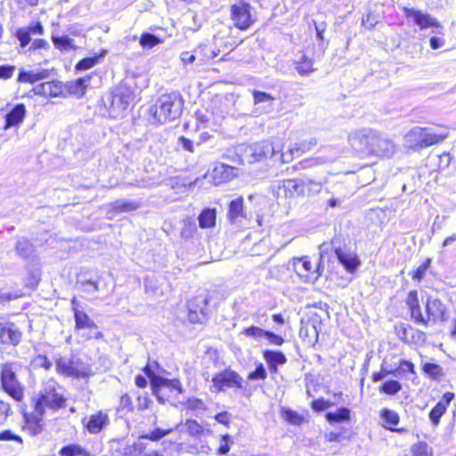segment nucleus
<instances>
[{
    "label": "nucleus",
    "instance_id": "7ed1b4c3",
    "mask_svg": "<svg viewBox=\"0 0 456 456\" xmlns=\"http://www.w3.org/2000/svg\"><path fill=\"white\" fill-rule=\"evenodd\" d=\"M18 364L6 362L0 364V389L18 403L24 400L25 387L17 376Z\"/></svg>",
    "mask_w": 456,
    "mask_h": 456
},
{
    "label": "nucleus",
    "instance_id": "4d7b16f0",
    "mask_svg": "<svg viewBox=\"0 0 456 456\" xmlns=\"http://www.w3.org/2000/svg\"><path fill=\"white\" fill-rule=\"evenodd\" d=\"M413 456H431L432 449L425 442H419L412 447Z\"/></svg>",
    "mask_w": 456,
    "mask_h": 456
},
{
    "label": "nucleus",
    "instance_id": "423d86ee",
    "mask_svg": "<svg viewBox=\"0 0 456 456\" xmlns=\"http://www.w3.org/2000/svg\"><path fill=\"white\" fill-rule=\"evenodd\" d=\"M134 100V93L125 84L118 86L110 96V115L113 118L124 116L125 111Z\"/></svg>",
    "mask_w": 456,
    "mask_h": 456
},
{
    "label": "nucleus",
    "instance_id": "603ef678",
    "mask_svg": "<svg viewBox=\"0 0 456 456\" xmlns=\"http://www.w3.org/2000/svg\"><path fill=\"white\" fill-rule=\"evenodd\" d=\"M431 265V258H427L411 274V278L420 281L424 279L428 270Z\"/></svg>",
    "mask_w": 456,
    "mask_h": 456
},
{
    "label": "nucleus",
    "instance_id": "bb28decb",
    "mask_svg": "<svg viewBox=\"0 0 456 456\" xmlns=\"http://www.w3.org/2000/svg\"><path fill=\"white\" fill-rule=\"evenodd\" d=\"M75 320V330H97L98 326L96 323L89 317V315L84 312L83 310H77L76 315L74 316Z\"/></svg>",
    "mask_w": 456,
    "mask_h": 456
},
{
    "label": "nucleus",
    "instance_id": "f257e3e1",
    "mask_svg": "<svg viewBox=\"0 0 456 456\" xmlns=\"http://www.w3.org/2000/svg\"><path fill=\"white\" fill-rule=\"evenodd\" d=\"M58 383L53 379L43 383L39 391L31 398L33 412L30 415L24 413L27 422L39 425L46 408L57 411L66 407L67 400L62 394L58 392Z\"/></svg>",
    "mask_w": 456,
    "mask_h": 456
},
{
    "label": "nucleus",
    "instance_id": "a19ab883",
    "mask_svg": "<svg viewBox=\"0 0 456 456\" xmlns=\"http://www.w3.org/2000/svg\"><path fill=\"white\" fill-rule=\"evenodd\" d=\"M253 98H254V104L258 105L262 103H266L267 107H272L273 102L275 100V98L271 95L270 94H267L265 92L254 90L252 92Z\"/></svg>",
    "mask_w": 456,
    "mask_h": 456
},
{
    "label": "nucleus",
    "instance_id": "f3484780",
    "mask_svg": "<svg viewBox=\"0 0 456 456\" xmlns=\"http://www.w3.org/2000/svg\"><path fill=\"white\" fill-rule=\"evenodd\" d=\"M22 333L13 322H0V343L16 346L21 341Z\"/></svg>",
    "mask_w": 456,
    "mask_h": 456
},
{
    "label": "nucleus",
    "instance_id": "e2e57ef3",
    "mask_svg": "<svg viewBox=\"0 0 456 456\" xmlns=\"http://www.w3.org/2000/svg\"><path fill=\"white\" fill-rule=\"evenodd\" d=\"M393 372H395L394 375H396L397 373L398 374H401V373L405 374L406 372L414 373V364L410 361L402 360L400 362L398 368L395 370H393Z\"/></svg>",
    "mask_w": 456,
    "mask_h": 456
},
{
    "label": "nucleus",
    "instance_id": "9d476101",
    "mask_svg": "<svg viewBox=\"0 0 456 456\" xmlns=\"http://www.w3.org/2000/svg\"><path fill=\"white\" fill-rule=\"evenodd\" d=\"M209 300L207 296L199 295L187 303L188 320L191 323H204L208 319V305Z\"/></svg>",
    "mask_w": 456,
    "mask_h": 456
},
{
    "label": "nucleus",
    "instance_id": "864d4df0",
    "mask_svg": "<svg viewBox=\"0 0 456 456\" xmlns=\"http://www.w3.org/2000/svg\"><path fill=\"white\" fill-rule=\"evenodd\" d=\"M53 87H56L54 82H45L34 86L32 91L35 94L47 96L52 94Z\"/></svg>",
    "mask_w": 456,
    "mask_h": 456
},
{
    "label": "nucleus",
    "instance_id": "f8f14e48",
    "mask_svg": "<svg viewBox=\"0 0 456 456\" xmlns=\"http://www.w3.org/2000/svg\"><path fill=\"white\" fill-rule=\"evenodd\" d=\"M375 130L372 128H361L351 132L348 135V142L352 148L363 155L368 154L373 140Z\"/></svg>",
    "mask_w": 456,
    "mask_h": 456
},
{
    "label": "nucleus",
    "instance_id": "5701e85b",
    "mask_svg": "<svg viewBox=\"0 0 456 456\" xmlns=\"http://www.w3.org/2000/svg\"><path fill=\"white\" fill-rule=\"evenodd\" d=\"M72 360L59 356L55 359L56 370L66 377L84 378L86 374L72 366Z\"/></svg>",
    "mask_w": 456,
    "mask_h": 456
},
{
    "label": "nucleus",
    "instance_id": "49530a36",
    "mask_svg": "<svg viewBox=\"0 0 456 456\" xmlns=\"http://www.w3.org/2000/svg\"><path fill=\"white\" fill-rule=\"evenodd\" d=\"M202 51L194 50L193 52L184 51L181 53L180 59L183 65H191L194 62L198 65L199 63V54H201Z\"/></svg>",
    "mask_w": 456,
    "mask_h": 456
},
{
    "label": "nucleus",
    "instance_id": "2f4dec72",
    "mask_svg": "<svg viewBox=\"0 0 456 456\" xmlns=\"http://www.w3.org/2000/svg\"><path fill=\"white\" fill-rule=\"evenodd\" d=\"M380 417L387 424L391 426L386 427L387 429L399 433L403 431V429L393 428L394 426H397L400 421L399 414L396 411L385 408L380 411Z\"/></svg>",
    "mask_w": 456,
    "mask_h": 456
},
{
    "label": "nucleus",
    "instance_id": "f03ea898",
    "mask_svg": "<svg viewBox=\"0 0 456 456\" xmlns=\"http://www.w3.org/2000/svg\"><path fill=\"white\" fill-rule=\"evenodd\" d=\"M183 107V100L180 94L171 93L161 95L156 103L151 107L150 112L153 121L166 124L178 118Z\"/></svg>",
    "mask_w": 456,
    "mask_h": 456
},
{
    "label": "nucleus",
    "instance_id": "0e129e2a",
    "mask_svg": "<svg viewBox=\"0 0 456 456\" xmlns=\"http://www.w3.org/2000/svg\"><path fill=\"white\" fill-rule=\"evenodd\" d=\"M12 413L10 403L0 400V426L4 424L7 418Z\"/></svg>",
    "mask_w": 456,
    "mask_h": 456
},
{
    "label": "nucleus",
    "instance_id": "4be33fe9",
    "mask_svg": "<svg viewBox=\"0 0 456 456\" xmlns=\"http://www.w3.org/2000/svg\"><path fill=\"white\" fill-rule=\"evenodd\" d=\"M26 115V108L23 103L15 105L6 115L4 129L7 130L12 126L21 124Z\"/></svg>",
    "mask_w": 456,
    "mask_h": 456
},
{
    "label": "nucleus",
    "instance_id": "412c9836",
    "mask_svg": "<svg viewBox=\"0 0 456 456\" xmlns=\"http://www.w3.org/2000/svg\"><path fill=\"white\" fill-rule=\"evenodd\" d=\"M263 358L266 362L271 373H277L278 367L287 362L286 355L281 351L264 350Z\"/></svg>",
    "mask_w": 456,
    "mask_h": 456
},
{
    "label": "nucleus",
    "instance_id": "3c124183",
    "mask_svg": "<svg viewBox=\"0 0 456 456\" xmlns=\"http://www.w3.org/2000/svg\"><path fill=\"white\" fill-rule=\"evenodd\" d=\"M99 56L86 57L80 60L75 66L76 70L84 71L93 68L99 61Z\"/></svg>",
    "mask_w": 456,
    "mask_h": 456
},
{
    "label": "nucleus",
    "instance_id": "bf43d9fd",
    "mask_svg": "<svg viewBox=\"0 0 456 456\" xmlns=\"http://www.w3.org/2000/svg\"><path fill=\"white\" fill-rule=\"evenodd\" d=\"M266 330L257 327V326H250L243 330L242 334L247 337H251L254 338H261L265 337Z\"/></svg>",
    "mask_w": 456,
    "mask_h": 456
},
{
    "label": "nucleus",
    "instance_id": "cd10ccee",
    "mask_svg": "<svg viewBox=\"0 0 456 456\" xmlns=\"http://www.w3.org/2000/svg\"><path fill=\"white\" fill-rule=\"evenodd\" d=\"M15 251L20 257L28 259L35 252V246L27 238L20 237L17 240Z\"/></svg>",
    "mask_w": 456,
    "mask_h": 456
},
{
    "label": "nucleus",
    "instance_id": "79ce46f5",
    "mask_svg": "<svg viewBox=\"0 0 456 456\" xmlns=\"http://www.w3.org/2000/svg\"><path fill=\"white\" fill-rule=\"evenodd\" d=\"M402 389L401 384L395 379H389L384 382L379 387L381 393L394 395H396Z\"/></svg>",
    "mask_w": 456,
    "mask_h": 456
},
{
    "label": "nucleus",
    "instance_id": "a211bd4d",
    "mask_svg": "<svg viewBox=\"0 0 456 456\" xmlns=\"http://www.w3.org/2000/svg\"><path fill=\"white\" fill-rule=\"evenodd\" d=\"M455 395L452 392H446L443 395L442 398L431 409L428 413V418L434 427L440 424L442 416L446 412L448 406L454 399Z\"/></svg>",
    "mask_w": 456,
    "mask_h": 456
},
{
    "label": "nucleus",
    "instance_id": "338daca9",
    "mask_svg": "<svg viewBox=\"0 0 456 456\" xmlns=\"http://www.w3.org/2000/svg\"><path fill=\"white\" fill-rule=\"evenodd\" d=\"M184 426L191 436H198L202 433L201 426L194 419L186 420Z\"/></svg>",
    "mask_w": 456,
    "mask_h": 456
},
{
    "label": "nucleus",
    "instance_id": "69168bd1",
    "mask_svg": "<svg viewBox=\"0 0 456 456\" xmlns=\"http://www.w3.org/2000/svg\"><path fill=\"white\" fill-rule=\"evenodd\" d=\"M332 405H333L332 403L326 401L322 398L315 399L311 403L312 409L317 412L325 411Z\"/></svg>",
    "mask_w": 456,
    "mask_h": 456
},
{
    "label": "nucleus",
    "instance_id": "ea45409f",
    "mask_svg": "<svg viewBox=\"0 0 456 456\" xmlns=\"http://www.w3.org/2000/svg\"><path fill=\"white\" fill-rule=\"evenodd\" d=\"M282 418L292 425H300L304 422V417L289 408L281 409Z\"/></svg>",
    "mask_w": 456,
    "mask_h": 456
},
{
    "label": "nucleus",
    "instance_id": "8fccbe9b",
    "mask_svg": "<svg viewBox=\"0 0 456 456\" xmlns=\"http://www.w3.org/2000/svg\"><path fill=\"white\" fill-rule=\"evenodd\" d=\"M171 431H172V429H170V428L169 429H162V428H157L148 434L142 435L140 436V438L141 439H148V440H151V441H159L161 438H163L164 436L170 434Z\"/></svg>",
    "mask_w": 456,
    "mask_h": 456
},
{
    "label": "nucleus",
    "instance_id": "e433bc0d",
    "mask_svg": "<svg viewBox=\"0 0 456 456\" xmlns=\"http://www.w3.org/2000/svg\"><path fill=\"white\" fill-rule=\"evenodd\" d=\"M112 210L116 212H130L137 209L139 204L135 201L118 200L110 204Z\"/></svg>",
    "mask_w": 456,
    "mask_h": 456
},
{
    "label": "nucleus",
    "instance_id": "58836bf2",
    "mask_svg": "<svg viewBox=\"0 0 456 456\" xmlns=\"http://www.w3.org/2000/svg\"><path fill=\"white\" fill-rule=\"evenodd\" d=\"M304 190H305V196L311 197L318 194L322 188L321 182L314 181L308 177H303Z\"/></svg>",
    "mask_w": 456,
    "mask_h": 456
},
{
    "label": "nucleus",
    "instance_id": "dca6fc26",
    "mask_svg": "<svg viewBox=\"0 0 456 456\" xmlns=\"http://www.w3.org/2000/svg\"><path fill=\"white\" fill-rule=\"evenodd\" d=\"M292 267L296 273L305 282L314 281L320 276V273L315 274L318 269H313L312 263L307 256L294 258Z\"/></svg>",
    "mask_w": 456,
    "mask_h": 456
},
{
    "label": "nucleus",
    "instance_id": "7c9ffc66",
    "mask_svg": "<svg viewBox=\"0 0 456 456\" xmlns=\"http://www.w3.org/2000/svg\"><path fill=\"white\" fill-rule=\"evenodd\" d=\"M198 219L200 228L214 227L216 221V211L215 208H205L201 211Z\"/></svg>",
    "mask_w": 456,
    "mask_h": 456
},
{
    "label": "nucleus",
    "instance_id": "a18cd8bd",
    "mask_svg": "<svg viewBox=\"0 0 456 456\" xmlns=\"http://www.w3.org/2000/svg\"><path fill=\"white\" fill-rule=\"evenodd\" d=\"M423 371L434 379H437L443 375V369L440 365L434 362H426L422 367Z\"/></svg>",
    "mask_w": 456,
    "mask_h": 456
},
{
    "label": "nucleus",
    "instance_id": "f704fd0d",
    "mask_svg": "<svg viewBox=\"0 0 456 456\" xmlns=\"http://www.w3.org/2000/svg\"><path fill=\"white\" fill-rule=\"evenodd\" d=\"M90 77H81L77 80L70 82L68 86V90L69 94H74L77 97H82L87 87Z\"/></svg>",
    "mask_w": 456,
    "mask_h": 456
},
{
    "label": "nucleus",
    "instance_id": "774afa93",
    "mask_svg": "<svg viewBox=\"0 0 456 456\" xmlns=\"http://www.w3.org/2000/svg\"><path fill=\"white\" fill-rule=\"evenodd\" d=\"M34 363L37 367L44 368L45 370H50L53 366L52 362L44 354H38L34 359Z\"/></svg>",
    "mask_w": 456,
    "mask_h": 456
},
{
    "label": "nucleus",
    "instance_id": "13d9d810",
    "mask_svg": "<svg viewBox=\"0 0 456 456\" xmlns=\"http://www.w3.org/2000/svg\"><path fill=\"white\" fill-rule=\"evenodd\" d=\"M267 378V372L263 363L256 365L255 370L251 371L248 379L250 380H264Z\"/></svg>",
    "mask_w": 456,
    "mask_h": 456
},
{
    "label": "nucleus",
    "instance_id": "c85d7f7f",
    "mask_svg": "<svg viewBox=\"0 0 456 456\" xmlns=\"http://www.w3.org/2000/svg\"><path fill=\"white\" fill-rule=\"evenodd\" d=\"M325 419L330 424L346 422L351 419V411L347 407H339L334 412H326Z\"/></svg>",
    "mask_w": 456,
    "mask_h": 456
},
{
    "label": "nucleus",
    "instance_id": "de8ad7c7",
    "mask_svg": "<svg viewBox=\"0 0 456 456\" xmlns=\"http://www.w3.org/2000/svg\"><path fill=\"white\" fill-rule=\"evenodd\" d=\"M291 198L294 197H305V190H304V183L302 178L300 179H289Z\"/></svg>",
    "mask_w": 456,
    "mask_h": 456
},
{
    "label": "nucleus",
    "instance_id": "5fc2aeb1",
    "mask_svg": "<svg viewBox=\"0 0 456 456\" xmlns=\"http://www.w3.org/2000/svg\"><path fill=\"white\" fill-rule=\"evenodd\" d=\"M411 314V320L416 324H422L427 327L426 316L422 314L420 305L412 307L409 310Z\"/></svg>",
    "mask_w": 456,
    "mask_h": 456
},
{
    "label": "nucleus",
    "instance_id": "2eb2a0df",
    "mask_svg": "<svg viewBox=\"0 0 456 456\" xmlns=\"http://www.w3.org/2000/svg\"><path fill=\"white\" fill-rule=\"evenodd\" d=\"M427 326L430 322L434 323L444 322L447 319V308L441 299L428 297L425 304Z\"/></svg>",
    "mask_w": 456,
    "mask_h": 456
},
{
    "label": "nucleus",
    "instance_id": "680f3d73",
    "mask_svg": "<svg viewBox=\"0 0 456 456\" xmlns=\"http://www.w3.org/2000/svg\"><path fill=\"white\" fill-rule=\"evenodd\" d=\"M316 142H317L316 139L312 138L308 142H302L300 143H296L293 147H294V150H296V151H297V155L300 156L303 153L311 150V148L313 146L316 145Z\"/></svg>",
    "mask_w": 456,
    "mask_h": 456
},
{
    "label": "nucleus",
    "instance_id": "c756f323",
    "mask_svg": "<svg viewBox=\"0 0 456 456\" xmlns=\"http://www.w3.org/2000/svg\"><path fill=\"white\" fill-rule=\"evenodd\" d=\"M228 216L232 223L237 222L240 217H245L242 197H239L230 202Z\"/></svg>",
    "mask_w": 456,
    "mask_h": 456
},
{
    "label": "nucleus",
    "instance_id": "0eeeda50",
    "mask_svg": "<svg viewBox=\"0 0 456 456\" xmlns=\"http://www.w3.org/2000/svg\"><path fill=\"white\" fill-rule=\"evenodd\" d=\"M446 134H438L430 132L426 127H414L405 135V142L409 148H426L444 141Z\"/></svg>",
    "mask_w": 456,
    "mask_h": 456
},
{
    "label": "nucleus",
    "instance_id": "ddd939ff",
    "mask_svg": "<svg viewBox=\"0 0 456 456\" xmlns=\"http://www.w3.org/2000/svg\"><path fill=\"white\" fill-rule=\"evenodd\" d=\"M213 386L216 387L217 392H221L227 388H242L243 379L231 368H227L223 371H220L212 378Z\"/></svg>",
    "mask_w": 456,
    "mask_h": 456
},
{
    "label": "nucleus",
    "instance_id": "393cba45",
    "mask_svg": "<svg viewBox=\"0 0 456 456\" xmlns=\"http://www.w3.org/2000/svg\"><path fill=\"white\" fill-rule=\"evenodd\" d=\"M109 424V417L107 414L98 412L90 416L86 424V428L91 434L100 433Z\"/></svg>",
    "mask_w": 456,
    "mask_h": 456
},
{
    "label": "nucleus",
    "instance_id": "052dcab7",
    "mask_svg": "<svg viewBox=\"0 0 456 456\" xmlns=\"http://www.w3.org/2000/svg\"><path fill=\"white\" fill-rule=\"evenodd\" d=\"M134 410V404L131 396L125 394L120 397L118 411L131 412Z\"/></svg>",
    "mask_w": 456,
    "mask_h": 456
},
{
    "label": "nucleus",
    "instance_id": "37998d69",
    "mask_svg": "<svg viewBox=\"0 0 456 456\" xmlns=\"http://www.w3.org/2000/svg\"><path fill=\"white\" fill-rule=\"evenodd\" d=\"M160 43L162 40L159 37L149 32L142 33L140 37V45L143 48H152Z\"/></svg>",
    "mask_w": 456,
    "mask_h": 456
},
{
    "label": "nucleus",
    "instance_id": "1a4fd4ad",
    "mask_svg": "<svg viewBox=\"0 0 456 456\" xmlns=\"http://www.w3.org/2000/svg\"><path fill=\"white\" fill-rule=\"evenodd\" d=\"M403 13L407 19H411L420 29L432 28L435 35H443L444 28L440 22L429 13L423 12L414 8H403Z\"/></svg>",
    "mask_w": 456,
    "mask_h": 456
},
{
    "label": "nucleus",
    "instance_id": "72a5a7b5",
    "mask_svg": "<svg viewBox=\"0 0 456 456\" xmlns=\"http://www.w3.org/2000/svg\"><path fill=\"white\" fill-rule=\"evenodd\" d=\"M52 41L55 48L60 51H70L76 50V46L73 44V39L69 38L68 36H58L54 33L52 34Z\"/></svg>",
    "mask_w": 456,
    "mask_h": 456
},
{
    "label": "nucleus",
    "instance_id": "39448f33",
    "mask_svg": "<svg viewBox=\"0 0 456 456\" xmlns=\"http://www.w3.org/2000/svg\"><path fill=\"white\" fill-rule=\"evenodd\" d=\"M230 19L232 25L241 31L248 30L256 21L254 7L246 0H235L230 7Z\"/></svg>",
    "mask_w": 456,
    "mask_h": 456
},
{
    "label": "nucleus",
    "instance_id": "6e6552de",
    "mask_svg": "<svg viewBox=\"0 0 456 456\" xmlns=\"http://www.w3.org/2000/svg\"><path fill=\"white\" fill-rule=\"evenodd\" d=\"M330 244L338 262L344 268L351 273L355 272L361 264L356 254L346 245L340 237H334Z\"/></svg>",
    "mask_w": 456,
    "mask_h": 456
},
{
    "label": "nucleus",
    "instance_id": "c03bdc74",
    "mask_svg": "<svg viewBox=\"0 0 456 456\" xmlns=\"http://www.w3.org/2000/svg\"><path fill=\"white\" fill-rule=\"evenodd\" d=\"M145 450V444L142 442H136L131 445H126L123 448L121 456H140V454Z\"/></svg>",
    "mask_w": 456,
    "mask_h": 456
},
{
    "label": "nucleus",
    "instance_id": "b1692460",
    "mask_svg": "<svg viewBox=\"0 0 456 456\" xmlns=\"http://www.w3.org/2000/svg\"><path fill=\"white\" fill-rule=\"evenodd\" d=\"M77 285L78 289L87 294H94L103 290L105 283L102 278L97 277L96 279H80L77 281Z\"/></svg>",
    "mask_w": 456,
    "mask_h": 456
},
{
    "label": "nucleus",
    "instance_id": "20e7f679",
    "mask_svg": "<svg viewBox=\"0 0 456 456\" xmlns=\"http://www.w3.org/2000/svg\"><path fill=\"white\" fill-rule=\"evenodd\" d=\"M151 387L153 395L160 403L170 402L175 395L183 393V387L177 379H167L162 376H154L151 379Z\"/></svg>",
    "mask_w": 456,
    "mask_h": 456
},
{
    "label": "nucleus",
    "instance_id": "473e14b6",
    "mask_svg": "<svg viewBox=\"0 0 456 456\" xmlns=\"http://www.w3.org/2000/svg\"><path fill=\"white\" fill-rule=\"evenodd\" d=\"M47 75H48V73L46 70L35 72V71H27L24 69H20L19 72L17 80H18V82H20V83L28 82V83L33 84L39 80L45 79V77H47Z\"/></svg>",
    "mask_w": 456,
    "mask_h": 456
},
{
    "label": "nucleus",
    "instance_id": "09e8293b",
    "mask_svg": "<svg viewBox=\"0 0 456 456\" xmlns=\"http://www.w3.org/2000/svg\"><path fill=\"white\" fill-rule=\"evenodd\" d=\"M196 50L202 51L201 54H199V63L198 66H201L205 64L207 61L212 60L217 56V53L215 50H212L210 47L204 45L197 48Z\"/></svg>",
    "mask_w": 456,
    "mask_h": 456
},
{
    "label": "nucleus",
    "instance_id": "c9c22d12",
    "mask_svg": "<svg viewBox=\"0 0 456 456\" xmlns=\"http://www.w3.org/2000/svg\"><path fill=\"white\" fill-rule=\"evenodd\" d=\"M60 456H92V454L86 451L82 446L79 444H68L66 446H63L59 451Z\"/></svg>",
    "mask_w": 456,
    "mask_h": 456
},
{
    "label": "nucleus",
    "instance_id": "6e6d98bb",
    "mask_svg": "<svg viewBox=\"0 0 456 456\" xmlns=\"http://www.w3.org/2000/svg\"><path fill=\"white\" fill-rule=\"evenodd\" d=\"M411 314V320L416 324H422L427 327L426 316L422 314L420 305L412 307L409 310Z\"/></svg>",
    "mask_w": 456,
    "mask_h": 456
},
{
    "label": "nucleus",
    "instance_id": "4c0bfd02",
    "mask_svg": "<svg viewBox=\"0 0 456 456\" xmlns=\"http://www.w3.org/2000/svg\"><path fill=\"white\" fill-rule=\"evenodd\" d=\"M295 69L300 76H307L314 70L313 61L303 54L299 61L295 62Z\"/></svg>",
    "mask_w": 456,
    "mask_h": 456
},
{
    "label": "nucleus",
    "instance_id": "4468645a",
    "mask_svg": "<svg viewBox=\"0 0 456 456\" xmlns=\"http://www.w3.org/2000/svg\"><path fill=\"white\" fill-rule=\"evenodd\" d=\"M375 139L369 148L367 155L390 158L395 151L394 142L375 130Z\"/></svg>",
    "mask_w": 456,
    "mask_h": 456
},
{
    "label": "nucleus",
    "instance_id": "a878e982",
    "mask_svg": "<svg viewBox=\"0 0 456 456\" xmlns=\"http://www.w3.org/2000/svg\"><path fill=\"white\" fill-rule=\"evenodd\" d=\"M271 191L278 200L291 199L289 179L274 182L271 186Z\"/></svg>",
    "mask_w": 456,
    "mask_h": 456
},
{
    "label": "nucleus",
    "instance_id": "aec40b11",
    "mask_svg": "<svg viewBox=\"0 0 456 456\" xmlns=\"http://www.w3.org/2000/svg\"><path fill=\"white\" fill-rule=\"evenodd\" d=\"M237 168L224 163H217L211 173L216 185L229 182L237 175Z\"/></svg>",
    "mask_w": 456,
    "mask_h": 456
},
{
    "label": "nucleus",
    "instance_id": "6ab92c4d",
    "mask_svg": "<svg viewBox=\"0 0 456 456\" xmlns=\"http://www.w3.org/2000/svg\"><path fill=\"white\" fill-rule=\"evenodd\" d=\"M45 29L40 21L31 22L28 27L16 30L15 37L20 42V46L24 48L31 42L32 35H44Z\"/></svg>",
    "mask_w": 456,
    "mask_h": 456
},
{
    "label": "nucleus",
    "instance_id": "9b49d317",
    "mask_svg": "<svg viewBox=\"0 0 456 456\" xmlns=\"http://www.w3.org/2000/svg\"><path fill=\"white\" fill-rule=\"evenodd\" d=\"M281 151H282V144L280 141L275 142L262 141L256 142L249 147L252 160L256 162H259L266 159H274Z\"/></svg>",
    "mask_w": 456,
    "mask_h": 456
}]
</instances>
